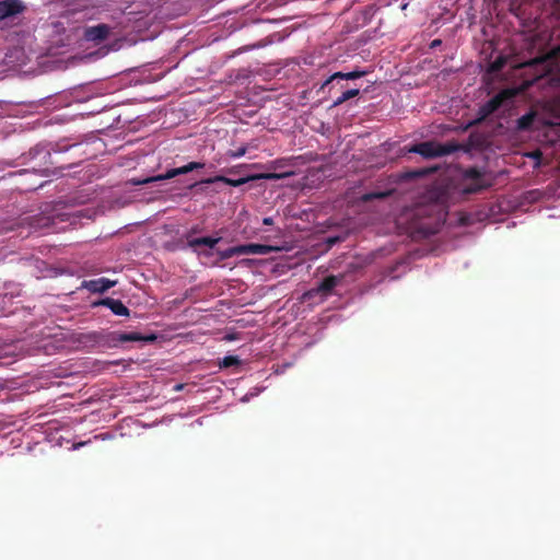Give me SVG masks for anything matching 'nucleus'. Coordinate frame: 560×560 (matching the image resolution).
<instances>
[{"instance_id":"nucleus-1","label":"nucleus","mask_w":560,"mask_h":560,"mask_svg":"<svg viewBox=\"0 0 560 560\" xmlns=\"http://www.w3.org/2000/svg\"><path fill=\"white\" fill-rule=\"evenodd\" d=\"M369 73V70L358 69L349 72H335L322 84L320 90L330 94L331 105H341L360 93L362 84H358L355 80Z\"/></svg>"},{"instance_id":"nucleus-2","label":"nucleus","mask_w":560,"mask_h":560,"mask_svg":"<svg viewBox=\"0 0 560 560\" xmlns=\"http://www.w3.org/2000/svg\"><path fill=\"white\" fill-rule=\"evenodd\" d=\"M523 67H525L528 71L534 72V80H538L545 75L551 74L555 70L559 73L560 79V46L553 49L551 55L535 58L526 62Z\"/></svg>"},{"instance_id":"nucleus-3","label":"nucleus","mask_w":560,"mask_h":560,"mask_svg":"<svg viewBox=\"0 0 560 560\" xmlns=\"http://www.w3.org/2000/svg\"><path fill=\"white\" fill-rule=\"evenodd\" d=\"M460 149L454 141L440 143L436 141H423L410 148V152L418 153L425 159H435L450 155Z\"/></svg>"},{"instance_id":"nucleus-4","label":"nucleus","mask_w":560,"mask_h":560,"mask_svg":"<svg viewBox=\"0 0 560 560\" xmlns=\"http://www.w3.org/2000/svg\"><path fill=\"white\" fill-rule=\"evenodd\" d=\"M343 276H328L324 278L316 288H312L306 291L302 299L303 301H312L318 298L320 301L326 300L332 292V290L342 281Z\"/></svg>"},{"instance_id":"nucleus-5","label":"nucleus","mask_w":560,"mask_h":560,"mask_svg":"<svg viewBox=\"0 0 560 560\" xmlns=\"http://www.w3.org/2000/svg\"><path fill=\"white\" fill-rule=\"evenodd\" d=\"M292 173H285V174H278V173H264V174H256V175H249V176H246V177H240V178H230V177H226V176H222V175H219V176H215V177H211V178H206L203 180H201L200 183L201 184H213V183H217V182H222L226 185H230V186H233V187H240L250 180H256V179H280V178H283V177H287V176H290Z\"/></svg>"},{"instance_id":"nucleus-6","label":"nucleus","mask_w":560,"mask_h":560,"mask_svg":"<svg viewBox=\"0 0 560 560\" xmlns=\"http://www.w3.org/2000/svg\"><path fill=\"white\" fill-rule=\"evenodd\" d=\"M464 180L469 182L464 188L467 194H475L488 188L491 183L486 180L485 173L477 167H469L464 172Z\"/></svg>"},{"instance_id":"nucleus-7","label":"nucleus","mask_w":560,"mask_h":560,"mask_svg":"<svg viewBox=\"0 0 560 560\" xmlns=\"http://www.w3.org/2000/svg\"><path fill=\"white\" fill-rule=\"evenodd\" d=\"M203 166H205L203 163L190 162V163H188V164H186L184 166L168 170L165 174L148 177V178H145L143 180L137 182L136 184L141 185V184H149V183H152V182L171 179V178H174L175 176L184 175V174H187V173L192 172L195 170L203 168Z\"/></svg>"},{"instance_id":"nucleus-8","label":"nucleus","mask_w":560,"mask_h":560,"mask_svg":"<svg viewBox=\"0 0 560 560\" xmlns=\"http://www.w3.org/2000/svg\"><path fill=\"white\" fill-rule=\"evenodd\" d=\"M221 241V237L203 236L188 240V246L198 255L209 257L212 249Z\"/></svg>"},{"instance_id":"nucleus-9","label":"nucleus","mask_w":560,"mask_h":560,"mask_svg":"<svg viewBox=\"0 0 560 560\" xmlns=\"http://www.w3.org/2000/svg\"><path fill=\"white\" fill-rule=\"evenodd\" d=\"M116 285V281L107 278H98L93 280H84L81 284L82 289H86L91 293H104Z\"/></svg>"},{"instance_id":"nucleus-10","label":"nucleus","mask_w":560,"mask_h":560,"mask_svg":"<svg viewBox=\"0 0 560 560\" xmlns=\"http://www.w3.org/2000/svg\"><path fill=\"white\" fill-rule=\"evenodd\" d=\"M25 7L20 0L0 1V20L21 13Z\"/></svg>"},{"instance_id":"nucleus-11","label":"nucleus","mask_w":560,"mask_h":560,"mask_svg":"<svg viewBox=\"0 0 560 560\" xmlns=\"http://www.w3.org/2000/svg\"><path fill=\"white\" fill-rule=\"evenodd\" d=\"M112 340L125 343V342H135V341H153L155 340L154 335L143 336L139 332H114Z\"/></svg>"},{"instance_id":"nucleus-12","label":"nucleus","mask_w":560,"mask_h":560,"mask_svg":"<svg viewBox=\"0 0 560 560\" xmlns=\"http://www.w3.org/2000/svg\"><path fill=\"white\" fill-rule=\"evenodd\" d=\"M110 33V27L107 24H98L91 26L85 31V38L92 42L105 40Z\"/></svg>"},{"instance_id":"nucleus-13","label":"nucleus","mask_w":560,"mask_h":560,"mask_svg":"<svg viewBox=\"0 0 560 560\" xmlns=\"http://www.w3.org/2000/svg\"><path fill=\"white\" fill-rule=\"evenodd\" d=\"M97 304L108 307L115 315L129 316V308L120 300L106 298L100 301Z\"/></svg>"},{"instance_id":"nucleus-14","label":"nucleus","mask_w":560,"mask_h":560,"mask_svg":"<svg viewBox=\"0 0 560 560\" xmlns=\"http://www.w3.org/2000/svg\"><path fill=\"white\" fill-rule=\"evenodd\" d=\"M241 255H266L271 252L269 245L264 244H244L240 245Z\"/></svg>"},{"instance_id":"nucleus-15","label":"nucleus","mask_w":560,"mask_h":560,"mask_svg":"<svg viewBox=\"0 0 560 560\" xmlns=\"http://www.w3.org/2000/svg\"><path fill=\"white\" fill-rule=\"evenodd\" d=\"M536 114L534 112L527 113L517 119V128L520 130H529L534 124Z\"/></svg>"},{"instance_id":"nucleus-16","label":"nucleus","mask_w":560,"mask_h":560,"mask_svg":"<svg viewBox=\"0 0 560 560\" xmlns=\"http://www.w3.org/2000/svg\"><path fill=\"white\" fill-rule=\"evenodd\" d=\"M513 94H514V92H512L510 90L502 91L501 93H499L498 95H495L494 97L489 100L485 105H489V106L503 105V102L506 98H509L510 96H512Z\"/></svg>"},{"instance_id":"nucleus-17","label":"nucleus","mask_w":560,"mask_h":560,"mask_svg":"<svg viewBox=\"0 0 560 560\" xmlns=\"http://www.w3.org/2000/svg\"><path fill=\"white\" fill-rule=\"evenodd\" d=\"M217 254H218L220 260H225L233 256H238V255H241L240 245L229 247L224 250H217Z\"/></svg>"},{"instance_id":"nucleus-18","label":"nucleus","mask_w":560,"mask_h":560,"mask_svg":"<svg viewBox=\"0 0 560 560\" xmlns=\"http://www.w3.org/2000/svg\"><path fill=\"white\" fill-rule=\"evenodd\" d=\"M389 195H390L389 190H386V191H372V192H366V194L362 195L361 200L364 201V202H369V201H372L374 199H385Z\"/></svg>"},{"instance_id":"nucleus-19","label":"nucleus","mask_w":560,"mask_h":560,"mask_svg":"<svg viewBox=\"0 0 560 560\" xmlns=\"http://www.w3.org/2000/svg\"><path fill=\"white\" fill-rule=\"evenodd\" d=\"M241 363V360L236 355H226L224 357L219 365L220 368H224V369H228V368H231V366H235V365H238Z\"/></svg>"},{"instance_id":"nucleus-20","label":"nucleus","mask_w":560,"mask_h":560,"mask_svg":"<svg viewBox=\"0 0 560 560\" xmlns=\"http://www.w3.org/2000/svg\"><path fill=\"white\" fill-rule=\"evenodd\" d=\"M499 107H480L481 109V117L476 119V120H472V121H469L467 122L465 129H467L468 127L472 126L474 124L480 121L482 118H485L486 116L494 113Z\"/></svg>"},{"instance_id":"nucleus-21","label":"nucleus","mask_w":560,"mask_h":560,"mask_svg":"<svg viewBox=\"0 0 560 560\" xmlns=\"http://www.w3.org/2000/svg\"><path fill=\"white\" fill-rule=\"evenodd\" d=\"M528 158L535 161V166L538 167L541 163L542 153L540 150H534L526 154Z\"/></svg>"},{"instance_id":"nucleus-22","label":"nucleus","mask_w":560,"mask_h":560,"mask_svg":"<svg viewBox=\"0 0 560 560\" xmlns=\"http://www.w3.org/2000/svg\"><path fill=\"white\" fill-rule=\"evenodd\" d=\"M428 173H429L428 170H417V171L407 172L405 177L408 178V179H411V178H417V177L424 176Z\"/></svg>"},{"instance_id":"nucleus-23","label":"nucleus","mask_w":560,"mask_h":560,"mask_svg":"<svg viewBox=\"0 0 560 560\" xmlns=\"http://www.w3.org/2000/svg\"><path fill=\"white\" fill-rule=\"evenodd\" d=\"M246 152H247V147L242 145V147L237 148L236 150L230 151L229 155L231 158H241V156L245 155Z\"/></svg>"},{"instance_id":"nucleus-24","label":"nucleus","mask_w":560,"mask_h":560,"mask_svg":"<svg viewBox=\"0 0 560 560\" xmlns=\"http://www.w3.org/2000/svg\"><path fill=\"white\" fill-rule=\"evenodd\" d=\"M36 224H37V231L43 229V228H47V226H49V219L48 218H40V217L37 215Z\"/></svg>"},{"instance_id":"nucleus-25","label":"nucleus","mask_w":560,"mask_h":560,"mask_svg":"<svg viewBox=\"0 0 560 560\" xmlns=\"http://www.w3.org/2000/svg\"><path fill=\"white\" fill-rule=\"evenodd\" d=\"M502 66H503V61L502 60H497V61H494L491 65V70L492 71H499V70H501Z\"/></svg>"},{"instance_id":"nucleus-26","label":"nucleus","mask_w":560,"mask_h":560,"mask_svg":"<svg viewBox=\"0 0 560 560\" xmlns=\"http://www.w3.org/2000/svg\"><path fill=\"white\" fill-rule=\"evenodd\" d=\"M198 232H199V228H198V226H192V228L189 230V232L187 233V235H186L187 241H188V240H191V238H190V236H191L192 234L198 233Z\"/></svg>"},{"instance_id":"nucleus-27","label":"nucleus","mask_w":560,"mask_h":560,"mask_svg":"<svg viewBox=\"0 0 560 560\" xmlns=\"http://www.w3.org/2000/svg\"><path fill=\"white\" fill-rule=\"evenodd\" d=\"M262 223H264L265 225H271V224L273 223V219H272V218H270V217L265 218V219L262 220Z\"/></svg>"},{"instance_id":"nucleus-28","label":"nucleus","mask_w":560,"mask_h":560,"mask_svg":"<svg viewBox=\"0 0 560 560\" xmlns=\"http://www.w3.org/2000/svg\"><path fill=\"white\" fill-rule=\"evenodd\" d=\"M441 42L439 39L433 40L432 46H439Z\"/></svg>"},{"instance_id":"nucleus-29","label":"nucleus","mask_w":560,"mask_h":560,"mask_svg":"<svg viewBox=\"0 0 560 560\" xmlns=\"http://www.w3.org/2000/svg\"><path fill=\"white\" fill-rule=\"evenodd\" d=\"M183 385H177L176 388L177 389H182Z\"/></svg>"},{"instance_id":"nucleus-30","label":"nucleus","mask_w":560,"mask_h":560,"mask_svg":"<svg viewBox=\"0 0 560 560\" xmlns=\"http://www.w3.org/2000/svg\"><path fill=\"white\" fill-rule=\"evenodd\" d=\"M537 105H541V104H540V103H538ZM542 105H544V106H547L548 104H547V103H544Z\"/></svg>"}]
</instances>
